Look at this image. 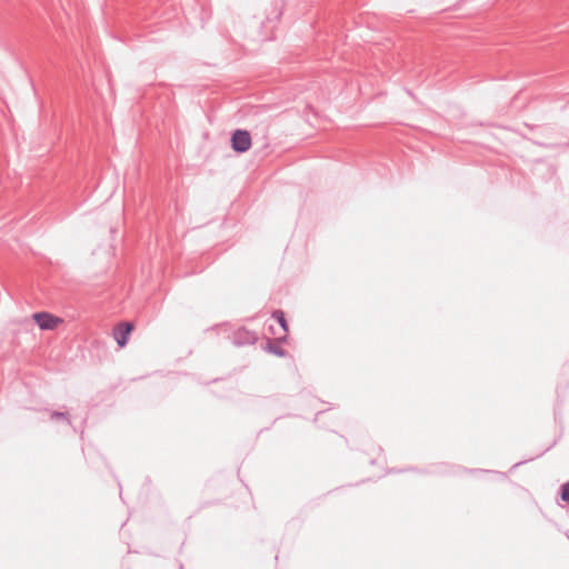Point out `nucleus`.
Returning <instances> with one entry per match:
<instances>
[{"mask_svg": "<svg viewBox=\"0 0 569 569\" xmlns=\"http://www.w3.org/2000/svg\"><path fill=\"white\" fill-rule=\"evenodd\" d=\"M269 350L280 357L284 355L282 349H280L279 347H274L272 343H269Z\"/></svg>", "mask_w": 569, "mask_h": 569, "instance_id": "nucleus-6", "label": "nucleus"}, {"mask_svg": "<svg viewBox=\"0 0 569 569\" xmlns=\"http://www.w3.org/2000/svg\"><path fill=\"white\" fill-rule=\"evenodd\" d=\"M561 499L569 503V481L566 482L561 488Z\"/></svg>", "mask_w": 569, "mask_h": 569, "instance_id": "nucleus-5", "label": "nucleus"}, {"mask_svg": "<svg viewBox=\"0 0 569 569\" xmlns=\"http://www.w3.org/2000/svg\"><path fill=\"white\" fill-rule=\"evenodd\" d=\"M272 317L276 320L277 325L281 328V332L274 330L272 333L274 336H278L279 339L284 338L288 332V327L283 312L276 311Z\"/></svg>", "mask_w": 569, "mask_h": 569, "instance_id": "nucleus-4", "label": "nucleus"}, {"mask_svg": "<svg viewBox=\"0 0 569 569\" xmlns=\"http://www.w3.org/2000/svg\"><path fill=\"white\" fill-rule=\"evenodd\" d=\"M251 136L247 130H236L231 137V146L236 152H246L251 148Z\"/></svg>", "mask_w": 569, "mask_h": 569, "instance_id": "nucleus-2", "label": "nucleus"}, {"mask_svg": "<svg viewBox=\"0 0 569 569\" xmlns=\"http://www.w3.org/2000/svg\"><path fill=\"white\" fill-rule=\"evenodd\" d=\"M133 325L131 322H120L113 329V338L118 346L123 348L127 345L130 333L133 331Z\"/></svg>", "mask_w": 569, "mask_h": 569, "instance_id": "nucleus-3", "label": "nucleus"}, {"mask_svg": "<svg viewBox=\"0 0 569 569\" xmlns=\"http://www.w3.org/2000/svg\"><path fill=\"white\" fill-rule=\"evenodd\" d=\"M32 319L41 330H56L63 323V319L49 312H36Z\"/></svg>", "mask_w": 569, "mask_h": 569, "instance_id": "nucleus-1", "label": "nucleus"}]
</instances>
